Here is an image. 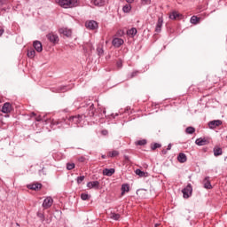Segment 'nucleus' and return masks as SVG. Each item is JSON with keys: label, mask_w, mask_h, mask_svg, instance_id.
<instances>
[{"label": "nucleus", "mask_w": 227, "mask_h": 227, "mask_svg": "<svg viewBox=\"0 0 227 227\" xmlns=\"http://www.w3.org/2000/svg\"><path fill=\"white\" fill-rule=\"evenodd\" d=\"M36 215L37 217H39V219H41V221H45V215H43V213L37 212Z\"/></svg>", "instance_id": "f704fd0d"}, {"label": "nucleus", "mask_w": 227, "mask_h": 227, "mask_svg": "<svg viewBox=\"0 0 227 227\" xmlns=\"http://www.w3.org/2000/svg\"><path fill=\"white\" fill-rule=\"evenodd\" d=\"M163 23H164V20L162 19V17L158 18V21L155 28L156 33H160V29L162 27Z\"/></svg>", "instance_id": "4468645a"}, {"label": "nucleus", "mask_w": 227, "mask_h": 227, "mask_svg": "<svg viewBox=\"0 0 227 227\" xmlns=\"http://www.w3.org/2000/svg\"><path fill=\"white\" fill-rule=\"evenodd\" d=\"M36 55V51L35 50H30L27 51V57L30 58V59H33L35 56Z\"/></svg>", "instance_id": "c756f323"}, {"label": "nucleus", "mask_w": 227, "mask_h": 227, "mask_svg": "<svg viewBox=\"0 0 227 227\" xmlns=\"http://www.w3.org/2000/svg\"><path fill=\"white\" fill-rule=\"evenodd\" d=\"M2 113L8 114V113H12V104L4 103L2 107Z\"/></svg>", "instance_id": "9d476101"}, {"label": "nucleus", "mask_w": 227, "mask_h": 227, "mask_svg": "<svg viewBox=\"0 0 227 227\" xmlns=\"http://www.w3.org/2000/svg\"><path fill=\"white\" fill-rule=\"evenodd\" d=\"M135 173H136V175L140 176V178H146L148 176V172L142 171L139 168L136 169Z\"/></svg>", "instance_id": "a211bd4d"}, {"label": "nucleus", "mask_w": 227, "mask_h": 227, "mask_svg": "<svg viewBox=\"0 0 227 227\" xmlns=\"http://www.w3.org/2000/svg\"><path fill=\"white\" fill-rule=\"evenodd\" d=\"M178 162H181V164H184V162H187V155L185 153H179L177 156Z\"/></svg>", "instance_id": "f3484780"}, {"label": "nucleus", "mask_w": 227, "mask_h": 227, "mask_svg": "<svg viewBox=\"0 0 227 227\" xmlns=\"http://www.w3.org/2000/svg\"><path fill=\"white\" fill-rule=\"evenodd\" d=\"M85 27L88 29L95 30L98 27V23H97V21H95V20H90V21L85 22Z\"/></svg>", "instance_id": "20e7f679"}, {"label": "nucleus", "mask_w": 227, "mask_h": 227, "mask_svg": "<svg viewBox=\"0 0 227 227\" xmlns=\"http://www.w3.org/2000/svg\"><path fill=\"white\" fill-rule=\"evenodd\" d=\"M82 182H84V176L77 177V184H82Z\"/></svg>", "instance_id": "4c0bfd02"}, {"label": "nucleus", "mask_w": 227, "mask_h": 227, "mask_svg": "<svg viewBox=\"0 0 227 227\" xmlns=\"http://www.w3.org/2000/svg\"><path fill=\"white\" fill-rule=\"evenodd\" d=\"M82 120V117L81 115H76L69 118V121L71 123H74L75 125H79Z\"/></svg>", "instance_id": "1a4fd4ad"}, {"label": "nucleus", "mask_w": 227, "mask_h": 227, "mask_svg": "<svg viewBox=\"0 0 227 227\" xmlns=\"http://www.w3.org/2000/svg\"><path fill=\"white\" fill-rule=\"evenodd\" d=\"M114 168H105L103 170V175H105V176H113V175H114Z\"/></svg>", "instance_id": "6ab92c4d"}, {"label": "nucleus", "mask_w": 227, "mask_h": 227, "mask_svg": "<svg viewBox=\"0 0 227 227\" xmlns=\"http://www.w3.org/2000/svg\"><path fill=\"white\" fill-rule=\"evenodd\" d=\"M158 225L156 224L155 227H157Z\"/></svg>", "instance_id": "5fc2aeb1"}, {"label": "nucleus", "mask_w": 227, "mask_h": 227, "mask_svg": "<svg viewBox=\"0 0 227 227\" xmlns=\"http://www.w3.org/2000/svg\"><path fill=\"white\" fill-rule=\"evenodd\" d=\"M88 189H100V183L98 181H91L87 184Z\"/></svg>", "instance_id": "0eeeda50"}, {"label": "nucleus", "mask_w": 227, "mask_h": 227, "mask_svg": "<svg viewBox=\"0 0 227 227\" xmlns=\"http://www.w3.org/2000/svg\"><path fill=\"white\" fill-rule=\"evenodd\" d=\"M205 189H212V184H210V180H208V177H206L203 181Z\"/></svg>", "instance_id": "4be33fe9"}, {"label": "nucleus", "mask_w": 227, "mask_h": 227, "mask_svg": "<svg viewBox=\"0 0 227 227\" xmlns=\"http://www.w3.org/2000/svg\"><path fill=\"white\" fill-rule=\"evenodd\" d=\"M53 203V200H44L43 202V207L44 208V210H47V208H51V207H52Z\"/></svg>", "instance_id": "f8f14e48"}, {"label": "nucleus", "mask_w": 227, "mask_h": 227, "mask_svg": "<svg viewBox=\"0 0 227 227\" xmlns=\"http://www.w3.org/2000/svg\"><path fill=\"white\" fill-rule=\"evenodd\" d=\"M162 145L159 143H155V144H152L151 145V149L153 150H157V148H160Z\"/></svg>", "instance_id": "72a5a7b5"}, {"label": "nucleus", "mask_w": 227, "mask_h": 227, "mask_svg": "<svg viewBox=\"0 0 227 227\" xmlns=\"http://www.w3.org/2000/svg\"><path fill=\"white\" fill-rule=\"evenodd\" d=\"M182 192L184 199L191 198L192 195V186L188 184L185 188L183 189Z\"/></svg>", "instance_id": "f03ea898"}, {"label": "nucleus", "mask_w": 227, "mask_h": 227, "mask_svg": "<svg viewBox=\"0 0 227 227\" xmlns=\"http://www.w3.org/2000/svg\"><path fill=\"white\" fill-rule=\"evenodd\" d=\"M27 189H30L31 191H40L42 189L43 185L40 183H33L30 184H27Z\"/></svg>", "instance_id": "423d86ee"}, {"label": "nucleus", "mask_w": 227, "mask_h": 227, "mask_svg": "<svg viewBox=\"0 0 227 227\" xmlns=\"http://www.w3.org/2000/svg\"><path fill=\"white\" fill-rule=\"evenodd\" d=\"M195 143L198 146H205V145H208V140L207 138H197Z\"/></svg>", "instance_id": "dca6fc26"}, {"label": "nucleus", "mask_w": 227, "mask_h": 227, "mask_svg": "<svg viewBox=\"0 0 227 227\" xmlns=\"http://www.w3.org/2000/svg\"><path fill=\"white\" fill-rule=\"evenodd\" d=\"M112 43H113L114 47L118 48V47H121V45H123L124 41L121 38L116 37V38H114V40L112 41Z\"/></svg>", "instance_id": "6e6552de"}, {"label": "nucleus", "mask_w": 227, "mask_h": 227, "mask_svg": "<svg viewBox=\"0 0 227 227\" xmlns=\"http://www.w3.org/2000/svg\"><path fill=\"white\" fill-rule=\"evenodd\" d=\"M59 4L62 8H74L77 6V2H75V0H60Z\"/></svg>", "instance_id": "f257e3e1"}, {"label": "nucleus", "mask_w": 227, "mask_h": 227, "mask_svg": "<svg viewBox=\"0 0 227 227\" xmlns=\"http://www.w3.org/2000/svg\"><path fill=\"white\" fill-rule=\"evenodd\" d=\"M60 90H65V87H62Z\"/></svg>", "instance_id": "3c124183"}, {"label": "nucleus", "mask_w": 227, "mask_h": 227, "mask_svg": "<svg viewBox=\"0 0 227 227\" xmlns=\"http://www.w3.org/2000/svg\"><path fill=\"white\" fill-rule=\"evenodd\" d=\"M120 155V152L118 151H112L108 153V157H118Z\"/></svg>", "instance_id": "2f4dec72"}, {"label": "nucleus", "mask_w": 227, "mask_h": 227, "mask_svg": "<svg viewBox=\"0 0 227 227\" xmlns=\"http://www.w3.org/2000/svg\"><path fill=\"white\" fill-rule=\"evenodd\" d=\"M126 3H128L129 4H132V3H134V0H126Z\"/></svg>", "instance_id": "a18cd8bd"}, {"label": "nucleus", "mask_w": 227, "mask_h": 227, "mask_svg": "<svg viewBox=\"0 0 227 227\" xmlns=\"http://www.w3.org/2000/svg\"><path fill=\"white\" fill-rule=\"evenodd\" d=\"M167 150H171V144H169V145H168Z\"/></svg>", "instance_id": "8fccbe9b"}, {"label": "nucleus", "mask_w": 227, "mask_h": 227, "mask_svg": "<svg viewBox=\"0 0 227 227\" xmlns=\"http://www.w3.org/2000/svg\"><path fill=\"white\" fill-rule=\"evenodd\" d=\"M137 146H145L146 145V139L138 140L136 142Z\"/></svg>", "instance_id": "473e14b6"}, {"label": "nucleus", "mask_w": 227, "mask_h": 227, "mask_svg": "<svg viewBox=\"0 0 227 227\" xmlns=\"http://www.w3.org/2000/svg\"><path fill=\"white\" fill-rule=\"evenodd\" d=\"M97 52L98 56H104V46L98 45L97 48Z\"/></svg>", "instance_id": "bb28decb"}, {"label": "nucleus", "mask_w": 227, "mask_h": 227, "mask_svg": "<svg viewBox=\"0 0 227 227\" xmlns=\"http://www.w3.org/2000/svg\"><path fill=\"white\" fill-rule=\"evenodd\" d=\"M144 4H150L152 3V0H143Z\"/></svg>", "instance_id": "ea45409f"}, {"label": "nucleus", "mask_w": 227, "mask_h": 227, "mask_svg": "<svg viewBox=\"0 0 227 227\" xmlns=\"http://www.w3.org/2000/svg\"><path fill=\"white\" fill-rule=\"evenodd\" d=\"M78 160H79V162H84V160H86V158H84V157H80V158L78 159Z\"/></svg>", "instance_id": "a19ab883"}, {"label": "nucleus", "mask_w": 227, "mask_h": 227, "mask_svg": "<svg viewBox=\"0 0 227 227\" xmlns=\"http://www.w3.org/2000/svg\"><path fill=\"white\" fill-rule=\"evenodd\" d=\"M93 4L95 6H104V4H106V0H93Z\"/></svg>", "instance_id": "5701e85b"}, {"label": "nucleus", "mask_w": 227, "mask_h": 227, "mask_svg": "<svg viewBox=\"0 0 227 227\" xmlns=\"http://www.w3.org/2000/svg\"><path fill=\"white\" fill-rule=\"evenodd\" d=\"M102 134H103V136H107V130H103Z\"/></svg>", "instance_id": "de8ad7c7"}, {"label": "nucleus", "mask_w": 227, "mask_h": 227, "mask_svg": "<svg viewBox=\"0 0 227 227\" xmlns=\"http://www.w3.org/2000/svg\"><path fill=\"white\" fill-rule=\"evenodd\" d=\"M91 198L88 193H82L81 194V199L82 200H90Z\"/></svg>", "instance_id": "e433bc0d"}, {"label": "nucleus", "mask_w": 227, "mask_h": 227, "mask_svg": "<svg viewBox=\"0 0 227 227\" xmlns=\"http://www.w3.org/2000/svg\"><path fill=\"white\" fill-rule=\"evenodd\" d=\"M33 116H35V113H32Z\"/></svg>", "instance_id": "603ef678"}, {"label": "nucleus", "mask_w": 227, "mask_h": 227, "mask_svg": "<svg viewBox=\"0 0 227 227\" xmlns=\"http://www.w3.org/2000/svg\"><path fill=\"white\" fill-rule=\"evenodd\" d=\"M59 32L60 35H64V36H67V37L72 36L71 29L63 27V28L59 29Z\"/></svg>", "instance_id": "9b49d317"}, {"label": "nucleus", "mask_w": 227, "mask_h": 227, "mask_svg": "<svg viewBox=\"0 0 227 227\" xmlns=\"http://www.w3.org/2000/svg\"><path fill=\"white\" fill-rule=\"evenodd\" d=\"M138 72L135 71L131 74V77H136V75H137Z\"/></svg>", "instance_id": "37998d69"}, {"label": "nucleus", "mask_w": 227, "mask_h": 227, "mask_svg": "<svg viewBox=\"0 0 227 227\" xmlns=\"http://www.w3.org/2000/svg\"><path fill=\"white\" fill-rule=\"evenodd\" d=\"M191 24H198L200 22V18L198 16H192L190 20Z\"/></svg>", "instance_id": "a878e982"}, {"label": "nucleus", "mask_w": 227, "mask_h": 227, "mask_svg": "<svg viewBox=\"0 0 227 227\" xmlns=\"http://www.w3.org/2000/svg\"><path fill=\"white\" fill-rule=\"evenodd\" d=\"M130 10H132V5H130V4H128L122 7L124 13H129Z\"/></svg>", "instance_id": "b1692460"}, {"label": "nucleus", "mask_w": 227, "mask_h": 227, "mask_svg": "<svg viewBox=\"0 0 227 227\" xmlns=\"http://www.w3.org/2000/svg\"><path fill=\"white\" fill-rule=\"evenodd\" d=\"M186 134H194L196 132V129L192 127H188L185 129Z\"/></svg>", "instance_id": "7c9ffc66"}, {"label": "nucleus", "mask_w": 227, "mask_h": 227, "mask_svg": "<svg viewBox=\"0 0 227 227\" xmlns=\"http://www.w3.org/2000/svg\"><path fill=\"white\" fill-rule=\"evenodd\" d=\"M129 191H130V186H129V184L121 185V194H123L124 192H129Z\"/></svg>", "instance_id": "393cba45"}, {"label": "nucleus", "mask_w": 227, "mask_h": 227, "mask_svg": "<svg viewBox=\"0 0 227 227\" xmlns=\"http://www.w3.org/2000/svg\"><path fill=\"white\" fill-rule=\"evenodd\" d=\"M116 65L118 68H121L123 67V62L121 60H118Z\"/></svg>", "instance_id": "58836bf2"}, {"label": "nucleus", "mask_w": 227, "mask_h": 227, "mask_svg": "<svg viewBox=\"0 0 227 227\" xmlns=\"http://www.w3.org/2000/svg\"><path fill=\"white\" fill-rule=\"evenodd\" d=\"M33 45L37 52H42L43 51V47L42 46V43L40 41L34 42Z\"/></svg>", "instance_id": "2eb2a0df"}, {"label": "nucleus", "mask_w": 227, "mask_h": 227, "mask_svg": "<svg viewBox=\"0 0 227 227\" xmlns=\"http://www.w3.org/2000/svg\"><path fill=\"white\" fill-rule=\"evenodd\" d=\"M42 120H43L42 116H40V115L35 118L36 121H42Z\"/></svg>", "instance_id": "c03bdc74"}, {"label": "nucleus", "mask_w": 227, "mask_h": 227, "mask_svg": "<svg viewBox=\"0 0 227 227\" xmlns=\"http://www.w3.org/2000/svg\"><path fill=\"white\" fill-rule=\"evenodd\" d=\"M221 125H223V121L221 120L211 121L208 122L209 129H217V127H221Z\"/></svg>", "instance_id": "39448f33"}, {"label": "nucleus", "mask_w": 227, "mask_h": 227, "mask_svg": "<svg viewBox=\"0 0 227 227\" xmlns=\"http://www.w3.org/2000/svg\"><path fill=\"white\" fill-rule=\"evenodd\" d=\"M124 159L127 162H130V158L129 156L125 155Z\"/></svg>", "instance_id": "79ce46f5"}, {"label": "nucleus", "mask_w": 227, "mask_h": 227, "mask_svg": "<svg viewBox=\"0 0 227 227\" xmlns=\"http://www.w3.org/2000/svg\"><path fill=\"white\" fill-rule=\"evenodd\" d=\"M46 36L51 43H58V42H59V37L58 36V35L52 32L48 34Z\"/></svg>", "instance_id": "7ed1b4c3"}, {"label": "nucleus", "mask_w": 227, "mask_h": 227, "mask_svg": "<svg viewBox=\"0 0 227 227\" xmlns=\"http://www.w3.org/2000/svg\"><path fill=\"white\" fill-rule=\"evenodd\" d=\"M90 116H95V105H91L89 108Z\"/></svg>", "instance_id": "c85d7f7f"}, {"label": "nucleus", "mask_w": 227, "mask_h": 227, "mask_svg": "<svg viewBox=\"0 0 227 227\" xmlns=\"http://www.w3.org/2000/svg\"><path fill=\"white\" fill-rule=\"evenodd\" d=\"M1 102H2V101H1V98H0V104H1Z\"/></svg>", "instance_id": "864d4df0"}, {"label": "nucleus", "mask_w": 227, "mask_h": 227, "mask_svg": "<svg viewBox=\"0 0 227 227\" xmlns=\"http://www.w3.org/2000/svg\"><path fill=\"white\" fill-rule=\"evenodd\" d=\"M169 19H171V20H180L182 14L178 13V12H172L169 15Z\"/></svg>", "instance_id": "ddd939ff"}, {"label": "nucleus", "mask_w": 227, "mask_h": 227, "mask_svg": "<svg viewBox=\"0 0 227 227\" xmlns=\"http://www.w3.org/2000/svg\"><path fill=\"white\" fill-rule=\"evenodd\" d=\"M214 155L215 157H219V155H223V149L221 147H215Z\"/></svg>", "instance_id": "412c9836"}, {"label": "nucleus", "mask_w": 227, "mask_h": 227, "mask_svg": "<svg viewBox=\"0 0 227 227\" xmlns=\"http://www.w3.org/2000/svg\"><path fill=\"white\" fill-rule=\"evenodd\" d=\"M74 168H75L74 163H67V169H68V171H71V169H74Z\"/></svg>", "instance_id": "c9c22d12"}, {"label": "nucleus", "mask_w": 227, "mask_h": 227, "mask_svg": "<svg viewBox=\"0 0 227 227\" xmlns=\"http://www.w3.org/2000/svg\"><path fill=\"white\" fill-rule=\"evenodd\" d=\"M110 217H111V219H114V221H119L121 215H120V214L111 213Z\"/></svg>", "instance_id": "cd10ccee"}, {"label": "nucleus", "mask_w": 227, "mask_h": 227, "mask_svg": "<svg viewBox=\"0 0 227 227\" xmlns=\"http://www.w3.org/2000/svg\"><path fill=\"white\" fill-rule=\"evenodd\" d=\"M4 33V29H0V36H3V34Z\"/></svg>", "instance_id": "49530a36"}, {"label": "nucleus", "mask_w": 227, "mask_h": 227, "mask_svg": "<svg viewBox=\"0 0 227 227\" xmlns=\"http://www.w3.org/2000/svg\"><path fill=\"white\" fill-rule=\"evenodd\" d=\"M127 35L133 38V36H136V35H137V29L136 27H132L131 29L127 31Z\"/></svg>", "instance_id": "aec40b11"}, {"label": "nucleus", "mask_w": 227, "mask_h": 227, "mask_svg": "<svg viewBox=\"0 0 227 227\" xmlns=\"http://www.w3.org/2000/svg\"><path fill=\"white\" fill-rule=\"evenodd\" d=\"M161 153H163V155H166V154L168 153V151L162 150V151H161Z\"/></svg>", "instance_id": "09e8293b"}]
</instances>
